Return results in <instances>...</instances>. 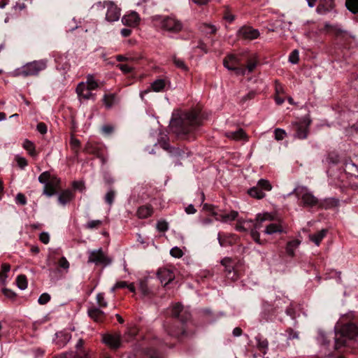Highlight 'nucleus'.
I'll list each match as a JSON object with an SVG mask.
<instances>
[{
	"label": "nucleus",
	"mask_w": 358,
	"mask_h": 358,
	"mask_svg": "<svg viewBox=\"0 0 358 358\" xmlns=\"http://www.w3.org/2000/svg\"><path fill=\"white\" fill-rule=\"evenodd\" d=\"M157 275L164 287H166L168 284L172 282L175 278L174 273L171 269L168 268H160L157 271Z\"/></svg>",
	"instance_id": "2eb2a0df"
},
{
	"label": "nucleus",
	"mask_w": 358,
	"mask_h": 358,
	"mask_svg": "<svg viewBox=\"0 0 358 358\" xmlns=\"http://www.w3.org/2000/svg\"><path fill=\"white\" fill-rule=\"evenodd\" d=\"M22 147L28 152L29 155H31V157H36L37 155V153L35 150V145L31 141L26 139L23 142Z\"/></svg>",
	"instance_id": "4c0bfd02"
},
{
	"label": "nucleus",
	"mask_w": 358,
	"mask_h": 358,
	"mask_svg": "<svg viewBox=\"0 0 358 358\" xmlns=\"http://www.w3.org/2000/svg\"><path fill=\"white\" fill-rule=\"evenodd\" d=\"M257 349L262 353L264 356L267 354L268 350V341L266 338H263L262 336L258 335L255 336Z\"/></svg>",
	"instance_id": "b1692460"
},
{
	"label": "nucleus",
	"mask_w": 358,
	"mask_h": 358,
	"mask_svg": "<svg viewBox=\"0 0 358 358\" xmlns=\"http://www.w3.org/2000/svg\"><path fill=\"white\" fill-rule=\"evenodd\" d=\"M263 192L267 191L269 192L272 189V185L268 180L266 179H260L257 184Z\"/></svg>",
	"instance_id": "c03bdc74"
},
{
	"label": "nucleus",
	"mask_w": 358,
	"mask_h": 358,
	"mask_svg": "<svg viewBox=\"0 0 358 358\" xmlns=\"http://www.w3.org/2000/svg\"><path fill=\"white\" fill-rule=\"evenodd\" d=\"M76 93L80 100H95L96 95L92 92V90L85 86L84 83H80L76 87Z\"/></svg>",
	"instance_id": "a211bd4d"
},
{
	"label": "nucleus",
	"mask_w": 358,
	"mask_h": 358,
	"mask_svg": "<svg viewBox=\"0 0 358 358\" xmlns=\"http://www.w3.org/2000/svg\"><path fill=\"white\" fill-rule=\"evenodd\" d=\"M334 7L333 0H324V3H320L317 7V13L323 15Z\"/></svg>",
	"instance_id": "7c9ffc66"
},
{
	"label": "nucleus",
	"mask_w": 358,
	"mask_h": 358,
	"mask_svg": "<svg viewBox=\"0 0 358 358\" xmlns=\"http://www.w3.org/2000/svg\"><path fill=\"white\" fill-rule=\"evenodd\" d=\"M96 303L99 306V308H106L108 305L107 301L105 299L104 294L99 293L96 295Z\"/></svg>",
	"instance_id": "3c124183"
},
{
	"label": "nucleus",
	"mask_w": 358,
	"mask_h": 358,
	"mask_svg": "<svg viewBox=\"0 0 358 358\" xmlns=\"http://www.w3.org/2000/svg\"><path fill=\"white\" fill-rule=\"evenodd\" d=\"M103 8H106V20L108 22H114L119 20L121 15V9L113 1H105L103 3Z\"/></svg>",
	"instance_id": "9b49d317"
},
{
	"label": "nucleus",
	"mask_w": 358,
	"mask_h": 358,
	"mask_svg": "<svg viewBox=\"0 0 358 358\" xmlns=\"http://www.w3.org/2000/svg\"><path fill=\"white\" fill-rule=\"evenodd\" d=\"M10 266L8 264H3L1 265V271L0 273V278H7L6 273L10 271Z\"/></svg>",
	"instance_id": "e2e57ef3"
},
{
	"label": "nucleus",
	"mask_w": 358,
	"mask_h": 358,
	"mask_svg": "<svg viewBox=\"0 0 358 358\" xmlns=\"http://www.w3.org/2000/svg\"><path fill=\"white\" fill-rule=\"evenodd\" d=\"M146 355L148 358H160L158 352L153 349H148L146 351Z\"/></svg>",
	"instance_id": "774afa93"
},
{
	"label": "nucleus",
	"mask_w": 358,
	"mask_h": 358,
	"mask_svg": "<svg viewBox=\"0 0 358 358\" xmlns=\"http://www.w3.org/2000/svg\"><path fill=\"white\" fill-rule=\"evenodd\" d=\"M171 83L167 78H159L152 82L150 85V89L146 90L141 93V96L143 99L144 94H147L150 91L155 92H162L165 91L167 87H169Z\"/></svg>",
	"instance_id": "f8f14e48"
},
{
	"label": "nucleus",
	"mask_w": 358,
	"mask_h": 358,
	"mask_svg": "<svg viewBox=\"0 0 358 358\" xmlns=\"http://www.w3.org/2000/svg\"><path fill=\"white\" fill-rule=\"evenodd\" d=\"M258 64L259 59L256 55H254L252 57H250L248 60L246 66L245 67L243 66V69L245 70V74L253 72L256 67L257 66Z\"/></svg>",
	"instance_id": "cd10ccee"
},
{
	"label": "nucleus",
	"mask_w": 358,
	"mask_h": 358,
	"mask_svg": "<svg viewBox=\"0 0 358 358\" xmlns=\"http://www.w3.org/2000/svg\"><path fill=\"white\" fill-rule=\"evenodd\" d=\"M223 64L225 68L234 71L238 76L245 75L243 66L241 65V62L236 55L229 54L227 55L223 60Z\"/></svg>",
	"instance_id": "1a4fd4ad"
},
{
	"label": "nucleus",
	"mask_w": 358,
	"mask_h": 358,
	"mask_svg": "<svg viewBox=\"0 0 358 358\" xmlns=\"http://www.w3.org/2000/svg\"><path fill=\"white\" fill-rule=\"evenodd\" d=\"M300 243L301 241L297 239L289 241L287 243L285 248L287 254L290 257H294L295 255V250L299 246Z\"/></svg>",
	"instance_id": "2f4dec72"
},
{
	"label": "nucleus",
	"mask_w": 358,
	"mask_h": 358,
	"mask_svg": "<svg viewBox=\"0 0 358 358\" xmlns=\"http://www.w3.org/2000/svg\"><path fill=\"white\" fill-rule=\"evenodd\" d=\"M286 302L283 299L278 298L274 301V304L271 306L268 302L264 303V309L265 311L271 312L273 313L278 312L279 310L283 308V304Z\"/></svg>",
	"instance_id": "4be33fe9"
},
{
	"label": "nucleus",
	"mask_w": 358,
	"mask_h": 358,
	"mask_svg": "<svg viewBox=\"0 0 358 358\" xmlns=\"http://www.w3.org/2000/svg\"><path fill=\"white\" fill-rule=\"evenodd\" d=\"M16 283L17 287L22 289L24 290L27 287V277L24 275H20L17 276L16 279Z\"/></svg>",
	"instance_id": "49530a36"
},
{
	"label": "nucleus",
	"mask_w": 358,
	"mask_h": 358,
	"mask_svg": "<svg viewBox=\"0 0 358 358\" xmlns=\"http://www.w3.org/2000/svg\"><path fill=\"white\" fill-rule=\"evenodd\" d=\"M344 171L347 174L358 178V166L351 160L345 162Z\"/></svg>",
	"instance_id": "a878e982"
},
{
	"label": "nucleus",
	"mask_w": 358,
	"mask_h": 358,
	"mask_svg": "<svg viewBox=\"0 0 358 358\" xmlns=\"http://www.w3.org/2000/svg\"><path fill=\"white\" fill-rule=\"evenodd\" d=\"M47 64L48 60L45 59L28 62L21 68L20 74L24 76H37L47 68Z\"/></svg>",
	"instance_id": "39448f33"
},
{
	"label": "nucleus",
	"mask_w": 358,
	"mask_h": 358,
	"mask_svg": "<svg viewBox=\"0 0 358 358\" xmlns=\"http://www.w3.org/2000/svg\"><path fill=\"white\" fill-rule=\"evenodd\" d=\"M84 85L85 87H87V88L92 91L99 87V84L92 75H88L87 76V80L85 83H84Z\"/></svg>",
	"instance_id": "58836bf2"
},
{
	"label": "nucleus",
	"mask_w": 358,
	"mask_h": 358,
	"mask_svg": "<svg viewBox=\"0 0 358 358\" xmlns=\"http://www.w3.org/2000/svg\"><path fill=\"white\" fill-rule=\"evenodd\" d=\"M80 144V141L78 139L74 138L73 136L71 137L70 146L76 156H78L79 155Z\"/></svg>",
	"instance_id": "37998d69"
},
{
	"label": "nucleus",
	"mask_w": 358,
	"mask_h": 358,
	"mask_svg": "<svg viewBox=\"0 0 358 358\" xmlns=\"http://www.w3.org/2000/svg\"><path fill=\"white\" fill-rule=\"evenodd\" d=\"M162 147L163 148V149L169 151V152L174 156L181 157L182 155L185 154V152L182 151L179 148H172L166 141L162 143Z\"/></svg>",
	"instance_id": "f704fd0d"
},
{
	"label": "nucleus",
	"mask_w": 358,
	"mask_h": 358,
	"mask_svg": "<svg viewBox=\"0 0 358 358\" xmlns=\"http://www.w3.org/2000/svg\"><path fill=\"white\" fill-rule=\"evenodd\" d=\"M274 134L275 138L277 141H281L284 139L287 136L286 131L284 129L280 128H277L275 129Z\"/></svg>",
	"instance_id": "5fc2aeb1"
},
{
	"label": "nucleus",
	"mask_w": 358,
	"mask_h": 358,
	"mask_svg": "<svg viewBox=\"0 0 358 358\" xmlns=\"http://www.w3.org/2000/svg\"><path fill=\"white\" fill-rule=\"evenodd\" d=\"M157 229L159 231H166L169 229V224L165 220H159L157 223Z\"/></svg>",
	"instance_id": "4d7b16f0"
},
{
	"label": "nucleus",
	"mask_w": 358,
	"mask_h": 358,
	"mask_svg": "<svg viewBox=\"0 0 358 358\" xmlns=\"http://www.w3.org/2000/svg\"><path fill=\"white\" fill-rule=\"evenodd\" d=\"M103 343L110 348L117 349L121 345V338L120 334H105L103 336Z\"/></svg>",
	"instance_id": "6ab92c4d"
},
{
	"label": "nucleus",
	"mask_w": 358,
	"mask_h": 358,
	"mask_svg": "<svg viewBox=\"0 0 358 358\" xmlns=\"http://www.w3.org/2000/svg\"><path fill=\"white\" fill-rule=\"evenodd\" d=\"M159 27L165 31L178 33L182 30V23L174 16L160 17Z\"/></svg>",
	"instance_id": "423d86ee"
},
{
	"label": "nucleus",
	"mask_w": 358,
	"mask_h": 358,
	"mask_svg": "<svg viewBox=\"0 0 358 358\" xmlns=\"http://www.w3.org/2000/svg\"><path fill=\"white\" fill-rule=\"evenodd\" d=\"M227 136L234 140H241L245 138V134L242 129H239L235 131L228 132Z\"/></svg>",
	"instance_id": "a19ab883"
},
{
	"label": "nucleus",
	"mask_w": 358,
	"mask_h": 358,
	"mask_svg": "<svg viewBox=\"0 0 358 358\" xmlns=\"http://www.w3.org/2000/svg\"><path fill=\"white\" fill-rule=\"evenodd\" d=\"M172 59H173V62L174 63L175 66L177 68L181 69L183 71H187L189 70L188 66L185 64L183 59L178 57L176 56H173Z\"/></svg>",
	"instance_id": "79ce46f5"
},
{
	"label": "nucleus",
	"mask_w": 358,
	"mask_h": 358,
	"mask_svg": "<svg viewBox=\"0 0 358 358\" xmlns=\"http://www.w3.org/2000/svg\"><path fill=\"white\" fill-rule=\"evenodd\" d=\"M115 197V192L110 189L105 195V201L109 205L111 206L114 201Z\"/></svg>",
	"instance_id": "8fccbe9b"
},
{
	"label": "nucleus",
	"mask_w": 358,
	"mask_h": 358,
	"mask_svg": "<svg viewBox=\"0 0 358 358\" xmlns=\"http://www.w3.org/2000/svg\"><path fill=\"white\" fill-rule=\"evenodd\" d=\"M73 198V194L71 190L66 189L62 192L58 196V201L60 204L64 206L70 202Z\"/></svg>",
	"instance_id": "bb28decb"
},
{
	"label": "nucleus",
	"mask_w": 358,
	"mask_h": 358,
	"mask_svg": "<svg viewBox=\"0 0 358 358\" xmlns=\"http://www.w3.org/2000/svg\"><path fill=\"white\" fill-rule=\"evenodd\" d=\"M299 53L297 50H293L289 56V62L292 64H297L299 60Z\"/></svg>",
	"instance_id": "6e6d98bb"
},
{
	"label": "nucleus",
	"mask_w": 358,
	"mask_h": 358,
	"mask_svg": "<svg viewBox=\"0 0 358 358\" xmlns=\"http://www.w3.org/2000/svg\"><path fill=\"white\" fill-rule=\"evenodd\" d=\"M89 317L96 322H103L106 318V314L99 308L92 307L88 309Z\"/></svg>",
	"instance_id": "412c9836"
},
{
	"label": "nucleus",
	"mask_w": 358,
	"mask_h": 358,
	"mask_svg": "<svg viewBox=\"0 0 358 358\" xmlns=\"http://www.w3.org/2000/svg\"><path fill=\"white\" fill-rule=\"evenodd\" d=\"M346 319L349 322L341 326L340 330L336 332L335 338V347L336 349L345 344L347 340H354L358 336V327L351 320L356 318L354 313H349L346 315Z\"/></svg>",
	"instance_id": "f03ea898"
},
{
	"label": "nucleus",
	"mask_w": 358,
	"mask_h": 358,
	"mask_svg": "<svg viewBox=\"0 0 358 358\" xmlns=\"http://www.w3.org/2000/svg\"><path fill=\"white\" fill-rule=\"evenodd\" d=\"M116 96L115 94H106L103 97V102L107 108H111L115 103Z\"/></svg>",
	"instance_id": "c9c22d12"
},
{
	"label": "nucleus",
	"mask_w": 358,
	"mask_h": 358,
	"mask_svg": "<svg viewBox=\"0 0 358 358\" xmlns=\"http://www.w3.org/2000/svg\"><path fill=\"white\" fill-rule=\"evenodd\" d=\"M112 260L103 251L102 248L88 251L87 263H93L96 265L108 266Z\"/></svg>",
	"instance_id": "6e6552de"
},
{
	"label": "nucleus",
	"mask_w": 358,
	"mask_h": 358,
	"mask_svg": "<svg viewBox=\"0 0 358 358\" xmlns=\"http://www.w3.org/2000/svg\"><path fill=\"white\" fill-rule=\"evenodd\" d=\"M58 264L60 268H64L65 270H68L70 266L69 262L64 257H60L58 262Z\"/></svg>",
	"instance_id": "052dcab7"
},
{
	"label": "nucleus",
	"mask_w": 358,
	"mask_h": 358,
	"mask_svg": "<svg viewBox=\"0 0 358 358\" xmlns=\"http://www.w3.org/2000/svg\"><path fill=\"white\" fill-rule=\"evenodd\" d=\"M217 240L221 247H227L231 245L229 237L225 234H218Z\"/></svg>",
	"instance_id": "de8ad7c7"
},
{
	"label": "nucleus",
	"mask_w": 358,
	"mask_h": 358,
	"mask_svg": "<svg viewBox=\"0 0 358 358\" xmlns=\"http://www.w3.org/2000/svg\"><path fill=\"white\" fill-rule=\"evenodd\" d=\"M15 202L17 204L25 205L27 203V199L22 193H18L15 197Z\"/></svg>",
	"instance_id": "680f3d73"
},
{
	"label": "nucleus",
	"mask_w": 358,
	"mask_h": 358,
	"mask_svg": "<svg viewBox=\"0 0 358 358\" xmlns=\"http://www.w3.org/2000/svg\"><path fill=\"white\" fill-rule=\"evenodd\" d=\"M327 229H323L314 234L309 235V239L319 246L322 239L327 236Z\"/></svg>",
	"instance_id": "c756f323"
},
{
	"label": "nucleus",
	"mask_w": 358,
	"mask_h": 358,
	"mask_svg": "<svg viewBox=\"0 0 358 358\" xmlns=\"http://www.w3.org/2000/svg\"><path fill=\"white\" fill-rule=\"evenodd\" d=\"M38 182L44 185L43 194L52 196L56 194L59 188L60 180L55 176L51 175L49 171H44L38 176Z\"/></svg>",
	"instance_id": "7ed1b4c3"
},
{
	"label": "nucleus",
	"mask_w": 358,
	"mask_h": 358,
	"mask_svg": "<svg viewBox=\"0 0 358 358\" xmlns=\"http://www.w3.org/2000/svg\"><path fill=\"white\" fill-rule=\"evenodd\" d=\"M141 18L138 14L135 11H131L124 15L122 18L123 24L129 27H136L140 22Z\"/></svg>",
	"instance_id": "aec40b11"
},
{
	"label": "nucleus",
	"mask_w": 358,
	"mask_h": 358,
	"mask_svg": "<svg viewBox=\"0 0 358 358\" xmlns=\"http://www.w3.org/2000/svg\"><path fill=\"white\" fill-rule=\"evenodd\" d=\"M152 213L153 209L151 206H143L138 208L137 210V216L141 219H145L151 216Z\"/></svg>",
	"instance_id": "c85d7f7f"
},
{
	"label": "nucleus",
	"mask_w": 358,
	"mask_h": 358,
	"mask_svg": "<svg viewBox=\"0 0 358 358\" xmlns=\"http://www.w3.org/2000/svg\"><path fill=\"white\" fill-rule=\"evenodd\" d=\"M102 224V221L99 220H90L86 224V228L89 229H97Z\"/></svg>",
	"instance_id": "864d4df0"
},
{
	"label": "nucleus",
	"mask_w": 358,
	"mask_h": 358,
	"mask_svg": "<svg viewBox=\"0 0 358 358\" xmlns=\"http://www.w3.org/2000/svg\"><path fill=\"white\" fill-rule=\"evenodd\" d=\"M59 255V250H54L50 251V253L47 258V264L48 266L55 265L56 263V255Z\"/></svg>",
	"instance_id": "a18cd8bd"
},
{
	"label": "nucleus",
	"mask_w": 358,
	"mask_h": 358,
	"mask_svg": "<svg viewBox=\"0 0 358 358\" xmlns=\"http://www.w3.org/2000/svg\"><path fill=\"white\" fill-rule=\"evenodd\" d=\"M221 264L224 267L226 275L228 278L233 280H236L238 278L232 259L229 257H224L221 260Z\"/></svg>",
	"instance_id": "dca6fc26"
},
{
	"label": "nucleus",
	"mask_w": 358,
	"mask_h": 358,
	"mask_svg": "<svg viewBox=\"0 0 358 358\" xmlns=\"http://www.w3.org/2000/svg\"><path fill=\"white\" fill-rule=\"evenodd\" d=\"M201 122L200 113L192 110L185 113L180 118L172 120L170 129L181 138L194 139V132L201 126Z\"/></svg>",
	"instance_id": "f257e3e1"
},
{
	"label": "nucleus",
	"mask_w": 358,
	"mask_h": 358,
	"mask_svg": "<svg viewBox=\"0 0 358 358\" xmlns=\"http://www.w3.org/2000/svg\"><path fill=\"white\" fill-rule=\"evenodd\" d=\"M171 315L173 317L179 319L182 323L187 321L191 317L189 312L185 310L179 303L173 306L171 308Z\"/></svg>",
	"instance_id": "ddd939ff"
},
{
	"label": "nucleus",
	"mask_w": 358,
	"mask_h": 358,
	"mask_svg": "<svg viewBox=\"0 0 358 358\" xmlns=\"http://www.w3.org/2000/svg\"><path fill=\"white\" fill-rule=\"evenodd\" d=\"M170 255L175 258H180L183 255V252L180 248L174 247L171 249Z\"/></svg>",
	"instance_id": "13d9d810"
},
{
	"label": "nucleus",
	"mask_w": 358,
	"mask_h": 358,
	"mask_svg": "<svg viewBox=\"0 0 358 358\" xmlns=\"http://www.w3.org/2000/svg\"><path fill=\"white\" fill-rule=\"evenodd\" d=\"M164 328L168 334L172 337H178L184 333V329L182 326L164 324Z\"/></svg>",
	"instance_id": "393cba45"
},
{
	"label": "nucleus",
	"mask_w": 358,
	"mask_h": 358,
	"mask_svg": "<svg viewBox=\"0 0 358 358\" xmlns=\"http://www.w3.org/2000/svg\"><path fill=\"white\" fill-rule=\"evenodd\" d=\"M248 194L255 199H261L265 197V193L258 187L255 186L248 190Z\"/></svg>",
	"instance_id": "473e14b6"
},
{
	"label": "nucleus",
	"mask_w": 358,
	"mask_h": 358,
	"mask_svg": "<svg viewBox=\"0 0 358 358\" xmlns=\"http://www.w3.org/2000/svg\"><path fill=\"white\" fill-rule=\"evenodd\" d=\"M3 294L8 299H14L16 296L15 293L12 291L11 289L3 288L2 289Z\"/></svg>",
	"instance_id": "69168bd1"
},
{
	"label": "nucleus",
	"mask_w": 358,
	"mask_h": 358,
	"mask_svg": "<svg viewBox=\"0 0 358 358\" xmlns=\"http://www.w3.org/2000/svg\"><path fill=\"white\" fill-rule=\"evenodd\" d=\"M273 218V215L268 213L258 214L253 223V229H251L250 235L252 239L258 244L262 245V243L259 238L258 230L262 227V223L265 221H271Z\"/></svg>",
	"instance_id": "0eeeda50"
},
{
	"label": "nucleus",
	"mask_w": 358,
	"mask_h": 358,
	"mask_svg": "<svg viewBox=\"0 0 358 358\" xmlns=\"http://www.w3.org/2000/svg\"><path fill=\"white\" fill-rule=\"evenodd\" d=\"M39 240L44 244H48L50 241V236L47 232H42L39 235Z\"/></svg>",
	"instance_id": "338daca9"
},
{
	"label": "nucleus",
	"mask_w": 358,
	"mask_h": 358,
	"mask_svg": "<svg viewBox=\"0 0 358 358\" xmlns=\"http://www.w3.org/2000/svg\"><path fill=\"white\" fill-rule=\"evenodd\" d=\"M282 231V226L277 223H271L268 224L264 230V233L268 235H272L275 233H281Z\"/></svg>",
	"instance_id": "72a5a7b5"
},
{
	"label": "nucleus",
	"mask_w": 358,
	"mask_h": 358,
	"mask_svg": "<svg viewBox=\"0 0 358 358\" xmlns=\"http://www.w3.org/2000/svg\"><path fill=\"white\" fill-rule=\"evenodd\" d=\"M293 192L299 200L301 205L307 208H317L319 199L315 196L313 192L306 186H297Z\"/></svg>",
	"instance_id": "20e7f679"
},
{
	"label": "nucleus",
	"mask_w": 358,
	"mask_h": 358,
	"mask_svg": "<svg viewBox=\"0 0 358 358\" xmlns=\"http://www.w3.org/2000/svg\"><path fill=\"white\" fill-rule=\"evenodd\" d=\"M259 35V30L251 27L243 26L238 31V36L246 40L256 39Z\"/></svg>",
	"instance_id": "4468645a"
},
{
	"label": "nucleus",
	"mask_w": 358,
	"mask_h": 358,
	"mask_svg": "<svg viewBox=\"0 0 358 358\" xmlns=\"http://www.w3.org/2000/svg\"><path fill=\"white\" fill-rule=\"evenodd\" d=\"M56 336L58 338L62 339V343L61 345H64L65 344H66L71 339V335L68 333L63 332V331L57 333L56 334Z\"/></svg>",
	"instance_id": "603ef678"
},
{
	"label": "nucleus",
	"mask_w": 358,
	"mask_h": 358,
	"mask_svg": "<svg viewBox=\"0 0 358 358\" xmlns=\"http://www.w3.org/2000/svg\"><path fill=\"white\" fill-rule=\"evenodd\" d=\"M50 300V296L49 294L48 293H43L42 294L38 299V302L39 304L41 305H45Z\"/></svg>",
	"instance_id": "bf43d9fd"
},
{
	"label": "nucleus",
	"mask_w": 358,
	"mask_h": 358,
	"mask_svg": "<svg viewBox=\"0 0 358 358\" xmlns=\"http://www.w3.org/2000/svg\"><path fill=\"white\" fill-rule=\"evenodd\" d=\"M237 216L238 213L236 211L232 210L229 213L221 214L219 217H217V220H220L224 222H227L234 220Z\"/></svg>",
	"instance_id": "e433bc0d"
},
{
	"label": "nucleus",
	"mask_w": 358,
	"mask_h": 358,
	"mask_svg": "<svg viewBox=\"0 0 358 358\" xmlns=\"http://www.w3.org/2000/svg\"><path fill=\"white\" fill-rule=\"evenodd\" d=\"M201 29L203 32L207 34H214L217 31V29L215 26L208 24H203L201 27Z\"/></svg>",
	"instance_id": "09e8293b"
},
{
	"label": "nucleus",
	"mask_w": 358,
	"mask_h": 358,
	"mask_svg": "<svg viewBox=\"0 0 358 358\" xmlns=\"http://www.w3.org/2000/svg\"><path fill=\"white\" fill-rule=\"evenodd\" d=\"M345 6L351 13H358V0H346Z\"/></svg>",
	"instance_id": "ea45409f"
},
{
	"label": "nucleus",
	"mask_w": 358,
	"mask_h": 358,
	"mask_svg": "<svg viewBox=\"0 0 358 358\" xmlns=\"http://www.w3.org/2000/svg\"><path fill=\"white\" fill-rule=\"evenodd\" d=\"M339 201L336 198H326L322 200L319 199L318 204L317 206V208L318 209H331L336 206H338Z\"/></svg>",
	"instance_id": "5701e85b"
},
{
	"label": "nucleus",
	"mask_w": 358,
	"mask_h": 358,
	"mask_svg": "<svg viewBox=\"0 0 358 358\" xmlns=\"http://www.w3.org/2000/svg\"><path fill=\"white\" fill-rule=\"evenodd\" d=\"M17 165L21 168L24 169L27 165V161L24 157L20 156H16L15 157Z\"/></svg>",
	"instance_id": "0e129e2a"
},
{
	"label": "nucleus",
	"mask_w": 358,
	"mask_h": 358,
	"mask_svg": "<svg viewBox=\"0 0 358 358\" xmlns=\"http://www.w3.org/2000/svg\"><path fill=\"white\" fill-rule=\"evenodd\" d=\"M103 150H104V146L97 142L94 141H88L85 145L83 152L94 155L96 157L99 155Z\"/></svg>",
	"instance_id": "f3484780"
},
{
	"label": "nucleus",
	"mask_w": 358,
	"mask_h": 358,
	"mask_svg": "<svg viewBox=\"0 0 358 358\" xmlns=\"http://www.w3.org/2000/svg\"><path fill=\"white\" fill-rule=\"evenodd\" d=\"M310 123L311 120L308 117H305L299 122L293 123V129L295 131L294 137L299 139L306 138Z\"/></svg>",
	"instance_id": "9d476101"
}]
</instances>
